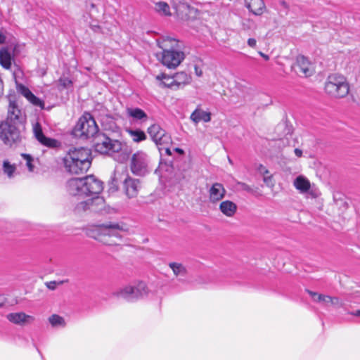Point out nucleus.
<instances>
[{"mask_svg":"<svg viewBox=\"0 0 360 360\" xmlns=\"http://www.w3.org/2000/svg\"><path fill=\"white\" fill-rule=\"evenodd\" d=\"M66 189L72 196L91 197L76 204L75 212L77 214L87 210L98 212L104 207L105 200L99 195L103 189V182L94 175L70 179L66 183Z\"/></svg>","mask_w":360,"mask_h":360,"instance_id":"f257e3e1","label":"nucleus"},{"mask_svg":"<svg viewBox=\"0 0 360 360\" xmlns=\"http://www.w3.org/2000/svg\"><path fill=\"white\" fill-rule=\"evenodd\" d=\"M66 171L72 174L86 172L91 164V153L86 148L70 149L63 158Z\"/></svg>","mask_w":360,"mask_h":360,"instance_id":"f03ea898","label":"nucleus"},{"mask_svg":"<svg viewBox=\"0 0 360 360\" xmlns=\"http://www.w3.org/2000/svg\"><path fill=\"white\" fill-rule=\"evenodd\" d=\"M158 46L162 49L160 57L162 63L169 68H175L185 58L184 53L181 50L182 43L178 40L167 37L162 41H158Z\"/></svg>","mask_w":360,"mask_h":360,"instance_id":"7ed1b4c3","label":"nucleus"},{"mask_svg":"<svg viewBox=\"0 0 360 360\" xmlns=\"http://www.w3.org/2000/svg\"><path fill=\"white\" fill-rule=\"evenodd\" d=\"M128 229L124 223L109 222L100 225L95 239L106 245H117L122 240V233Z\"/></svg>","mask_w":360,"mask_h":360,"instance_id":"20e7f679","label":"nucleus"},{"mask_svg":"<svg viewBox=\"0 0 360 360\" xmlns=\"http://www.w3.org/2000/svg\"><path fill=\"white\" fill-rule=\"evenodd\" d=\"M98 131V127L90 113H85L78 120L72 130V135L79 139H89L94 136Z\"/></svg>","mask_w":360,"mask_h":360,"instance_id":"39448f33","label":"nucleus"},{"mask_svg":"<svg viewBox=\"0 0 360 360\" xmlns=\"http://www.w3.org/2000/svg\"><path fill=\"white\" fill-rule=\"evenodd\" d=\"M325 91L333 97L344 98L349 94V84L343 76L336 74L330 75L326 82Z\"/></svg>","mask_w":360,"mask_h":360,"instance_id":"423d86ee","label":"nucleus"},{"mask_svg":"<svg viewBox=\"0 0 360 360\" xmlns=\"http://www.w3.org/2000/svg\"><path fill=\"white\" fill-rule=\"evenodd\" d=\"M150 159L143 151L135 153L131 160V170L137 176H145L151 171Z\"/></svg>","mask_w":360,"mask_h":360,"instance_id":"0eeeda50","label":"nucleus"},{"mask_svg":"<svg viewBox=\"0 0 360 360\" xmlns=\"http://www.w3.org/2000/svg\"><path fill=\"white\" fill-rule=\"evenodd\" d=\"M95 150L101 154L112 155L120 152L122 148V143L118 140L112 139L105 134H99L94 143Z\"/></svg>","mask_w":360,"mask_h":360,"instance_id":"6e6552de","label":"nucleus"},{"mask_svg":"<svg viewBox=\"0 0 360 360\" xmlns=\"http://www.w3.org/2000/svg\"><path fill=\"white\" fill-rule=\"evenodd\" d=\"M0 139L8 146L17 143L21 139L19 126L5 120L0 124Z\"/></svg>","mask_w":360,"mask_h":360,"instance_id":"1a4fd4ad","label":"nucleus"},{"mask_svg":"<svg viewBox=\"0 0 360 360\" xmlns=\"http://www.w3.org/2000/svg\"><path fill=\"white\" fill-rule=\"evenodd\" d=\"M148 293L147 286L145 283L140 282L136 286H126L117 292L114 295L117 297L125 299L129 302H132L139 298L143 297Z\"/></svg>","mask_w":360,"mask_h":360,"instance_id":"9d476101","label":"nucleus"},{"mask_svg":"<svg viewBox=\"0 0 360 360\" xmlns=\"http://www.w3.org/2000/svg\"><path fill=\"white\" fill-rule=\"evenodd\" d=\"M148 133L157 146H169L171 143V136L159 124H152Z\"/></svg>","mask_w":360,"mask_h":360,"instance_id":"9b49d317","label":"nucleus"},{"mask_svg":"<svg viewBox=\"0 0 360 360\" xmlns=\"http://www.w3.org/2000/svg\"><path fill=\"white\" fill-rule=\"evenodd\" d=\"M33 133L36 139L44 146L50 148H56L60 146V143L56 139L46 137L44 134L41 126L39 122L34 124Z\"/></svg>","mask_w":360,"mask_h":360,"instance_id":"f8f14e48","label":"nucleus"},{"mask_svg":"<svg viewBox=\"0 0 360 360\" xmlns=\"http://www.w3.org/2000/svg\"><path fill=\"white\" fill-rule=\"evenodd\" d=\"M173 8L178 17L184 20L190 19L195 14V9L184 0H178V2H174Z\"/></svg>","mask_w":360,"mask_h":360,"instance_id":"ddd939ff","label":"nucleus"},{"mask_svg":"<svg viewBox=\"0 0 360 360\" xmlns=\"http://www.w3.org/2000/svg\"><path fill=\"white\" fill-rule=\"evenodd\" d=\"M295 72L304 77H309L312 75L314 69L307 58L304 56H298L295 65Z\"/></svg>","mask_w":360,"mask_h":360,"instance_id":"4468645a","label":"nucleus"},{"mask_svg":"<svg viewBox=\"0 0 360 360\" xmlns=\"http://www.w3.org/2000/svg\"><path fill=\"white\" fill-rule=\"evenodd\" d=\"M122 187L126 195L129 198H135L139 193L140 181L139 179L127 176L123 181Z\"/></svg>","mask_w":360,"mask_h":360,"instance_id":"2eb2a0df","label":"nucleus"},{"mask_svg":"<svg viewBox=\"0 0 360 360\" xmlns=\"http://www.w3.org/2000/svg\"><path fill=\"white\" fill-rule=\"evenodd\" d=\"M226 191L220 183H214L208 189L209 201L215 204L220 202L226 195Z\"/></svg>","mask_w":360,"mask_h":360,"instance_id":"dca6fc26","label":"nucleus"},{"mask_svg":"<svg viewBox=\"0 0 360 360\" xmlns=\"http://www.w3.org/2000/svg\"><path fill=\"white\" fill-rule=\"evenodd\" d=\"M16 89L18 93L23 96L33 105L39 107L41 109L44 108V101L34 96L32 92L25 85L17 83Z\"/></svg>","mask_w":360,"mask_h":360,"instance_id":"f3484780","label":"nucleus"},{"mask_svg":"<svg viewBox=\"0 0 360 360\" xmlns=\"http://www.w3.org/2000/svg\"><path fill=\"white\" fill-rule=\"evenodd\" d=\"M14 60V55L11 49L4 46L0 49V65L6 70L11 68Z\"/></svg>","mask_w":360,"mask_h":360,"instance_id":"a211bd4d","label":"nucleus"},{"mask_svg":"<svg viewBox=\"0 0 360 360\" xmlns=\"http://www.w3.org/2000/svg\"><path fill=\"white\" fill-rule=\"evenodd\" d=\"M6 318L10 322L20 326L30 323L34 320L33 316L27 315L24 312L10 313L7 314Z\"/></svg>","mask_w":360,"mask_h":360,"instance_id":"6ab92c4d","label":"nucleus"},{"mask_svg":"<svg viewBox=\"0 0 360 360\" xmlns=\"http://www.w3.org/2000/svg\"><path fill=\"white\" fill-rule=\"evenodd\" d=\"M6 120L12 122L19 127L22 124L23 120L22 112L21 110L15 105V103H10L8 110V117Z\"/></svg>","mask_w":360,"mask_h":360,"instance_id":"aec40b11","label":"nucleus"},{"mask_svg":"<svg viewBox=\"0 0 360 360\" xmlns=\"http://www.w3.org/2000/svg\"><path fill=\"white\" fill-rule=\"evenodd\" d=\"M247 8L255 15H261L266 10L263 0H245Z\"/></svg>","mask_w":360,"mask_h":360,"instance_id":"412c9836","label":"nucleus"},{"mask_svg":"<svg viewBox=\"0 0 360 360\" xmlns=\"http://www.w3.org/2000/svg\"><path fill=\"white\" fill-rule=\"evenodd\" d=\"M190 119L195 124H198L200 121L209 122L211 120V113L202 110L199 106H198L197 108L191 113Z\"/></svg>","mask_w":360,"mask_h":360,"instance_id":"4be33fe9","label":"nucleus"},{"mask_svg":"<svg viewBox=\"0 0 360 360\" xmlns=\"http://www.w3.org/2000/svg\"><path fill=\"white\" fill-rule=\"evenodd\" d=\"M219 210L225 216L232 217L237 212V205L231 200H224L220 203Z\"/></svg>","mask_w":360,"mask_h":360,"instance_id":"5701e85b","label":"nucleus"},{"mask_svg":"<svg viewBox=\"0 0 360 360\" xmlns=\"http://www.w3.org/2000/svg\"><path fill=\"white\" fill-rule=\"evenodd\" d=\"M175 89L181 88L189 84L191 77L185 72H176L174 75Z\"/></svg>","mask_w":360,"mask_h":360,"instance_id":"b1692460","label":"nucleus"},{"mask_svg":"<svg viewBox=\"0 0 360 360\" xmlns=\"http://www.w3.org/2000/svg\"><path fill=\"white\" fill-rule=\"evenodd\" d=\"M127 116L133 119V120H146L147 114L139 108H127L126 110Z\"/></svg>","mask_w":360,"mask_h":360,"instance_id":"393cba45","label":"nucleus"},{"mask_svg":"<svg viewBox=\"0 0 360 360\" xmlns=\"http://www.w3.org/2000/svg\"><path fill=\"white\" fill-rule=\"evenodd\" d=\"M294 186L302 193H307L311 187L309 181L302 176H299L295 179Z\"/></svg>","mask_w":360,"mask_h":360,"instance_id":"a878e982","label":"nucleus"},{"mask_svg":"<svg viewBox=\"0 0 360 360\" xmlns=\"http://www.w3.org/2000/svg\"><path fill=\"white\" fill-rule=\"evenodd\" d=\"M169 268L172 270L173 274L177 278L185 277L187 275V269L185 266L181 263L179 262H170L169 263Z\"/></svg>","mask_w":360,"mask_h":360,"instance_id":"bb28decb","label":"nucleus"},{"mask_svg":"<svg viewBox=\"0 0 360 360\" xmlns=\"http://www.w3.org/2000/svg\"><path fill=\"white\" fill-rule=\"evenodd\" d=\"M126 131L134 142L139 143L146 139L145 132L141 129H127Z\"/></svg>","mask_w":360,"mask_h":360,"instance_id":"cd10ccee","label":"nucleus"},{"mask_svg":"<svg viewBox=\"0 0 360 360\" xmlns=\"http://www.w3.org/2000/svg\"><path fill=\"white\" fill-rule=\"evenodd\" d=\"M156 79L161 82V84L166 87L175 89L174 75L169 76L165 74H160L156 77Z\"/></svg>","mask_w":360,"mask_h":360,"instance_id":"c85d7f7f","label":"nucleus"},{"mask_svg":"<svg viewBox=\"0 0 360 360\" xmlns=\"http://www.w3.org/2000/svg\"><path fill=\"white\" fill-rule=\"evenodd\" d=\"M49 322L53 328H64L66 325L65 319L58 314L49 316Z\"/></svg>","mask_w":360,"mask_h":360,"instance_id":"c756f323","label":"nucleus"},{"mask_svg":"<svg viewBox=\"0 0 360 360\" xmlns=\"http://www.w3.org/2000/svg\"><path fill=\"white\" fill-rule=\"evenodd\" d=\"M155 10L162 15H171L169 6L164 1H159L155 4Z\"/></svg>","mask_w":360,"mask_h":360,"instance_id":"7c9ffc66","label":"nucleus"},{"mask_svg":"<svg viewBox=\"0 0 360 360\" xmlns=\"http://www.w3.org/2000/svg\"><path fill=\"white\" fill-rule=\"evenodd\" d=\"M21 157V164L25 163L28 170L30 172H33L34 169V165L33 164L34 158H32V156L29 154L22 153Z\"/></svg>","mask_w":360,"mask_h":360,"instance_id":"2f4dec72","label":"nucleus"},{"mask_svg":"<svg viewBox=\"0 0 360 360\" xmlns=\"http://www.w3.org/2000/svg\"><path fill=\"white\" fill-rule=\"evenodd\" d=\"M16 168L15 165L11 164L8 160H4L3 162V171L9 178L13 176Z\"/></svg>","mask_w":360,"mask_h":360,"instance_id":"473e14b6","label":"nucleus"},{"mask_svg":"<svg viewBox=\"0 0 360 360\" xmlns=\"http://www.w3.org/2000/svg\"><path fill=\"white\" fill-rule=\"evenodd\" d=\"M307 292L311 296L314 302L322 303L325 295L319 294L318 292H315L309 290H307Z\"/></svg>","mask_w":360,"mask_h":360,"instance_id":"72a5a7b5","label":"nucleus"},{"mask_svg":"<svg viewBox=\"0 0 360 360\" xmlns=\"http://www.w3.org/2000/svg\"><path fill=\"white\" fill-rule=\"evenodd\" d=\"M330 305L335 307H343L345 306V302L342 300L338 297H332V302Z\"/></svg>","mask_w":360,"mask_h":360,"instance_id":"f704fd0d","label":"nucleus"},{"mask_svg":"<svg viewBox=\"0 0 360 360\" xmlns=\"http://www.w3.org/2000/svg\"><path fill=\"white\" fill-rule=\"evenodd\" d=\"M252 22L250 20H249V19L244 20L242 22V27L244 30H249L252 28Z\"/></svg>","mask_w":360,"mask_h":360,"instance_id":"c9c22d12","label":"nucleus"},{"mask_svg":"<svg viewBox=\"0 0 360 360\" xmlns=\"http://www.w3.org/2000/svg\"><path fill=\"white\" fill-rule=\"evenodd\" d=\"M263 181L265 183V184L269 186V187H273L274 184L272 181V176H266V174H264V178H263Z\"/></svg>","mask_w":360,"mask_h":360,"instance_id":"e433bc0d","label":"nucleus"},{"mask_svg":"<svg viewBox=\"0 0 360 360\" xmlns=\"http://www.w3.org/2000/svg\"><path fill=\"white\" fill-rule=\"evenodd\" d=\"M59 82L60 84L65 88L69 87L72 84V81L67 77L60 78Z\"/></svg>","mask_w":360,"mask_h":360,"instance_id":"4c0bfd02","label":"nucleus"},{"mask_svg":"<svg viewBox=\"0 0 360 360\" xmlns=\"http://www.w3.org/2000/svg\"><path fill=\"white\" fill-rule=\"evenodd\" d=\"M332 297L325 295L322 301V303L325 307H328L331 306Z\"/></svg>","mask_w":360,"mask_h":360,"instance_id":"58836bf2","label":"nucleus"},{"mask_svg":"<svg viewBox=\"0 0 360 360\" xmlns=\"http://www.w3.org/2000/svg\"><path fill=\"white\" fill-rule=\"evenodd\" d=\"M194 72H195V75L198 77H202L203 75V71H202V67H200V65H198L197 64H195L194 65Z\"/></svg>","mask_w":360,"mask_h":360,"instance_id":"ea45409f","label":"nucleus"},{"mask_svg":"<svg viewBox=\"0 0 360 360\" xmlns=\"http://www.w3.org/2000/svg\"><path fill=\"white\" fill-rule=\"evenodd\" d=\"M110 190L115 191L117 190V181L115 178L112 179V182L110 184Z\"/></svg>","mask_w":360,"mask_h":360,"instance_id":"a19ab883","label":"nucleus"},{"mask_svg":"<svg viewBox=\"0 0 360 360\" xmlns=\"http://www.w3.org/2000/svg\"><path fill=\"white\" fill-rule=\"evenodd\" d=\"M248 45L251 47V48H255L256 46V44H257V41L254 38H249L248 39Z\"/></svg>","mask_w":360,"mask_h":360,"instance_id":"79ce46f5","label":"nucleus"},{"mask_svg":"<svg viewBox=\"0 0 360 360\" xmlns=\"http://www.w3.org/2000/svg\"><path fill=\"white\" fill-rule=\"evenodd\" d=\"M240 185L241 186V188L244 191H246L248 192H251L252 191L251 187L250 186H248V184H246L245 183H240Z\"/></svg>","mask_w":360,"mask_h":360,"instance_id":"37998d69","label":"nucleus"},{"mask_svg":"<svg viewBox=\"0 0 360 360\" xmlns=\"http://www.w3.org/2000/svg\"><path fill=\"white\" fill-rule=\"evenodd\" d=\"M279 4H280L282 7H283V8L285 9V11H283V13H284L285 14H287V10H288V5H287V4H286L284 1H281L279 2ZM280 12L282 13H283V11H281H281H280Z\"/></svg>","mask_w":360,"mask_h":360,"instance_id":"c03bdc74","label":"nucleus"},{"mask_svg":"<svg viewBox=\"0 0 360 360\" xmlns=\"http://www.w3.org/2000/svg\"><path fill=\"white\" fill-rule=\"evenodd\" d=\"M159 147V150H161L162 149H165V153L167 154V155H171V150L170 149L167 147L168 146H158Z\"/></svg>","mask_w":360,"mask_h":360,"instance_id":"a18cd8bd","label":"nucleus"},{"mask_svg":"<svg viewBox=\"0 0 360 360\" xmlns=\"http://www.w3.org/2000/svg\"><path fill=\"white\" fill-rule=\"evenodd\" d=\"M259 171L264 174H269V171L262 165H260L259 166Z\"/></svg>","mask_w":360,"mask_h":360,"instance_id":"49530a36","label":"nucleus"},{"mask_svg":"<svg viewBox=\"0 0 360 360\" xmlns=\"http://www.w3.org/2000/svg\"><path fill=\"white\" fill-rule=\"evenodd\" d=\"M348 314L355 316H360V309L354 311H349Z\"/></svg>","mask_w":360,"mask_h":360,"instance_id":"de8ad7c7","label":"nucleus"},{"mask_svg":"<svg viewBox=\"0 0 360 360\" xmlns=\"http://www.w3.org/2000/svg\"><path fill=\"white\" fill-rule=\"evenodd\" d=\"M258 53L259 54V56H261L265 60H269V56L264 53H262V51H259Z\"/></svg>","mask_w":360,"mask_h":360,"instance_id":"09e8293b","label":"nucleus"},{"mask_svg":"<svg viewBox=\"0 0 360 360\" xmlns=\"http://www.w3.org/2000/svg\"><path fill=\"white\" fill-rule=\"evenodd\" d=\"M56 282H50V283H47V287L49 289L53 290L55 288V287H56Z\"/></svg>","mask_w":360,"mask_h":360,"instance_id":"8fccbe9b","label":"nucleus"},{"mask_svg":"<svg viewBox=\"0 0 360 360\" xmlns=\"http://www.w3.org/2000/svg\"><path fill=\"white\" fill-rule=\"evenodd\" d=\"M295 153L296 156L301 157L302 154V151L300 149L295 148Z\"/></svg>","mask_w":360,"mask_h":360,"instance_id":"3c124183","label":"nucleus"},{"mask_svg":"<svg viewBox=\"0 0 360 360\" xmlns=\"http://www.w3.org/2000/svg\"><path fill=\"white\" fill-rule=\"evenodd\" d=\"M5 40L6 37L1 32H0V44H4L5 42Z\"/></svg>","mask_w":360,"mask_h":360,"instance_id":"603ef678","label":"nucleus"},{"mask_svg":"<svg viewBox=\"0 0 360 360\" xmlns=\"http://www.w3.org/2000/svg\"><path fill=\"white\" fill-rule=\"evenodd\" d=\"M174 150H175V151H176V152H177L178 153H179V154H181V155H182V154H184V150H183V149H181V148H176Z\"/></svg>","mask_w":360,"mask_h":360,"instance_id":"864d4df0","label":"nucleus"},{"mask_svg":"<svg viewBox=\"0 0 360 360\" xmlns=\"http://www.w3.org/2000/svg\"><path fill=\"white\" fill-rule=\"evenodd\" d=\"M4 304L3 298L0 296V307H1Z\"/></svg>","mask_w":360,"mask_h":360,"instance_id":"5fc2aeb1","label":"nucleus"}]
</instances>
